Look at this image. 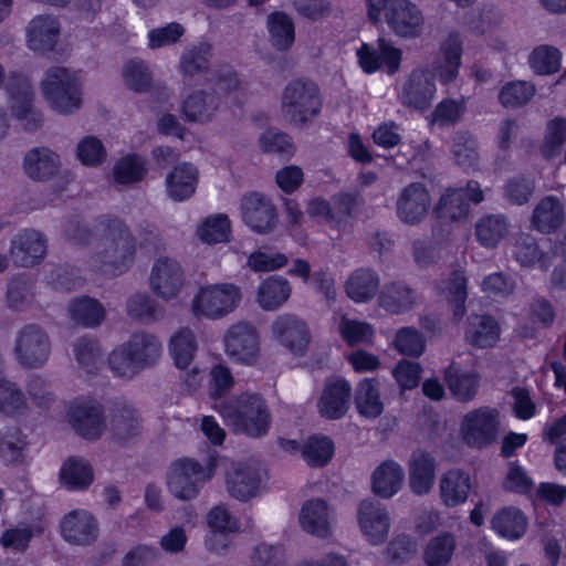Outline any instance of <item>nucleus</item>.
<instances>
[{
    "label": "nucleus",
    "instance_id": "dca6fc26",
    "mask_svg": "<svg viewBox=\"0 0 566 566\" xmlns=\"http://www.w3.org/2000/svg\"><path fill=\"white\" fill-rule=\"evenodd\" d=\"M430 205L431 199L426 187L421 182H412L398 195L396 213L401 222L415 226L426 218Z\"/></svg>",
    "mask_w": 566,
    "mask_h": 566
},
{
    "label": "nucleus",
    "instance_id": "39448f33",
    "mask_svg": "<svg viewBox=\"0 0 566 566\" xmlns=\"http://www.w3.org/2000/svg\"><path fill=\"white\" fill-rule=\"evenodd\" d=\"M41 88L49 105L55 112L70 115L82 105V87L75 73L55 66L46 71Z\"/></svg>",
    "mask_w": 566,
    "mask_h": 566
},
{
    "label": "nucleus",
    "instance_id": "c9c22d12",
    "mask_svg": "<svg viewBox=\"0 0 566 566\" xmlns=\"http://www.w3.org/2000/svg\"><path fill=\"white\" fill-rule=\"evenodd\" d=\"M444 380L452 396L460 402L474 399L480 387V378L473 371H467L450 365L444 373Z\"/></svg>",
    "mask_w": 566,
    "mask_h": 566
},
{
    "label": "nucleus",
    "instance_id": "603ef678",
    "mask_svg": "<svg viewBox=\"0 0 566 566\" xmlns=\"http://www.w3.org/2000/svg\"><path fill=\"white\" fill-rule=\"evenodd\" d=\"M127 314L145 323L159 321L164 317L165 311L151 296L146 293L132 295L126 304Z\"/></svg>",
    "mask_w": 566,
    "mask_h": 566
},
{
    "label": "nucleus",
    "instance_id": "69168bd1",
    "mask_svg": "<svg viewBox=\"0 0 566 566\" xmlns=\"http://www.w3.org/2000/svg\"><path fill=\"white\" fill-rule=\"evenodd\" d=\"M229 233L230 221L226 214L207 218L197 231L200 240L209 244L228 241Z\"/></svg>",
    "mask_w": 566,
    "mask_h": 566
},
{
    "label": "nucleus",
    "instance_id": "20e7f679",
    "mask_svg": "<svg viewBox=\"0 0 566 566\" xmlns=\"http://www.w3.org/2000/svg\"><path fill=\"white\" fill-rule=\"evenodd\" d=\"M322 105L318 86L304 78L289 82L281 95L282 116L295 126L312 122L321 113Z\"/></svg>",
    "mask_w": 566,
    "mask_h": 566
},
{
    "label": "nucleus",
    "instance_id": "a878e982",
    "mask_svg": "<svg viewBox=\"0 0 566 566\" xmlns=\"http://www.w3.org/2000/svg\"><path fill=\"white\" fill-rule=\"evenodd\" d=\"M22 167L30 179L48 181L59 174L61 158L48 147H34L25 154Z\"/></svg>",
    "mask_w": 566,
    "mask_h": 566
},
{
    "label": "nucleus",
    "instance_id": "2f4dec72",
    "mask_svg": "<svg viewBox=\"0 0 566 566\" xmlns=\"http://www.w3.org/2000/svg\"><path fill=\"white\" fill-rule=\"evenodd\" d=\"M418 300L417 292L403 282H394L384 286L378 302L391 314H403L413 308Z\"/></svg>",
    "mask_w": 566,
    "mask_h": 566
},
{
    "label": "nucleus",
    "instance_id": "72a5a7b5",
    "mask_svg": "<svg viewBox=\"0 0 566 566\" xmlns=\"http://www.w3.org/2000/svg\"><path fill=\"white\" fill-rule=\"evenodd\" d=\"M27 436L15 427L0 429V462L4 465H20L25 461Z\"/></svg>",
    "mask_w": 566,
    "mask_h": 566
},
{
    "label": "nucleus",
    "instance_id": "c03bdc74",
    "mask_svg": "<svg viewBox=\"0 0 566 566\" xmlns=\"http://www.w3.org/2000/svg\"><path fill=\"white\" fill-rule=\"evenodd\" d=\"M443 63L440 65L439 76L443 83L453 82L459 72L462 54V41L458 32H451L441 45Z\"/></svg>",
    "mask_w": 566,
    "mask_h": 566
},
{
    "label": "nucleus",
    "instance_id": "9d476101",
    "mask_svg": "<svg viewBox=\"0 0 566 566\" xmlns=\"http://www.w3.org/2000/svg\"><path fill=\"white\" fill-rule=\"evenodd\" d=\"M6 90L10 98L13 116L21 122L27 132L38 130L43 123L42 114L33 107V91L25 76L12 74L8 77Z\"/></svg>",
    "mask_w": 566,
    "mask_h": 566
},
{
    "label": "nucleus",
    "instance_id": "2eb2a0df",
    "mask_svg": "<svg viewBox=\"0 0 566 566\" xmlns=\"http://www.w3.org/2000/svg\"><path fill=\"white\" fill-rule=\"evenodd\" d=\"M385 18L390 30L400 38L416 39L422 33L424 18L420 9L409 0H394Z\"/></svg>",
    "mask_w": 566,
    "mask_h": 566
},
{
    "label": "nucleus",
    "instance_id": "393cba45",
    "mask_svg": "<svg viewBox=\"0 0 566 566\" xmlns=\"http://www.w3.org/2000/svg\"><path fill=\"white\" fill-rule=\"evenodd\" d=\"M63 538L74 545L93 544L98 534L96 520L86 511H73L61 523Z\"/></svg>",
    "mask_w": 566,
    "mask_h": 566
},
{
    "label": "nucleus",
    "instance_id": "473e14b6",
    "mask_svg": "<svg viewBox=\"0 0 566 566\" xmlns=\"http://www.w3.org/2000/svg\"><path fill=\"white\" fill-rule=\"evenodd\" d=\"M403 478V469L397 462L385 461L373 473V491L382 499H390L401 489Z\"/></svg>",
    "mask_w": 566,
    "mask_h": 566
},
{
    "label": "nucleus",
    "instance_id": "4d7b16f0",
    "mask_svg": "<svg viewBox=\"0 0 566 566\" xmlns=\"http://www.w3.org/2000/svg\"><path fill=\"white\" fill-rule=\"evenodd\" d=\"M333 452V441L325 436L310 437L302 446V457L311 467L325 465Z\"/></svg>",
    "mask_w": 566,
    "mask_h": 566
},
{
    "label": "nucleus",
    "instance_id": "0eeeda50",
    "mask_svg": "<svg viewBox=\"0 0 566 566\" xmlns=\"http://www.w3.org/2000/svg\"><path fill=\"white\" fill-rule=\"evenodd\" d=\"M13 355L19 365L35 369L43 367L51 355V339L39 324L23 325L15 334Z\"/></svg>",
    "mask_w": 566,
    "mask_h": 566
},
{
    "label": "nucleus",
    "instance_id": "f257e3e1",
    "mask_svg": "<svg viewBox=\"0 0 566 566\" xmlns=\"http://www.w3.org/2000/svg\"><path fill=\"white\" fill-rule=\"evenodd\" d=\"M97 240L91 265L109 275H120L135 263L137 242L129 226L113 214L98 216L93 221Z\"/></svg>",
    "mask_w": 566,
    "mask_h": 566
},
{
    "label": "nucleus",
    "instance_id": "6e6d98bb",
    "mask_svg": "<svg viewBox=\"0 0 566 566\" xmlns=\"http://www.w3.org/2000/svg\"><path fill=\"white\" fill-rule=\"evenodd\" d=\"M455 539L450 533L440 534L430 539L424 551L428 566H446L454 552Z\"/></svg>",
    "mask_w": 566,
    "mask_h": 566
},
{
    "label": "nucleus",
    "instance_id": "6e6552de",
    "mask_svg": "<svg viewBox=\"0 0 566 566\" xmlns=\"http://www.w3.org/2000/svg\"><path fill=\"white\" fill-rule=\"evenodd\" d=\"M242 300L241 289L232 283H220L200 287L193 298L196 316L220 318L239 305Z\"/></svg>",
    "mask_w": 566,
    "mask_h": 566
},
{
    "label": "nucleus",
    "instance_id": "f3484780",
    "mask_svg": "<svg viewBox=\"0 0 566 566\" xmlns=\"http://www.w3.org/2000/svg\"><path fill=\"white\" fill-rule=\"evenodd\" d=\"M108 428L114 440L128 442L140 436L143 418L130 402L115 401L108 413Z\"/></svg>",
    "mask_w": 566,
    "mask_h": 566
},
{
    "label": "nucleus",
    "instance_id": "6ab92c4d",
    "mask_svg": "<svg viewBox=\"0 0 566 566\" xmlns=\"http://www.w3.org/2000/svg\"><path fill=\"white\" fill-rule=\"evenodd\" d=\"M226 352L234 360L253 364L259 354V338L255 328L240 322L229 328L226 338Z\"/></svg>",
    "mask_w": 566,
    "mask_h": 566
},
{
    "label": "nucleus",
    "instance_id": "a211bd4d",
    "mask_svg": "<svg viewBox=\"0 0 566 566\" xmlns=\"http://www.w3.org/2000/svg\"><path fill=\"white\" fill-rule=\"evenodd\" d=\"M46 248L43 233L34 229H23L12 238L10 255L15 265L30 268L43 260Z\"/></svg>",
    "mask_w": 566,
    "mask_h": 566
},
{
    "label": "nucleus",
    "instance_id": "de8ad7c7",
    "mask_svg": "<svg viewBox=\"0 0 566 566\" xmlns=\"http://www.w3.org/2000/svg\"><path fill=\"white\" fill-rule=\"evenodd\" d=\"M212 57V48L208 43H199L186 49L179 62V67L185 76H195L209 69Z\"/></svg>",
    "mask_w": 566,
    "mask_h": 566
},
{
    "label": "nucleus",
    "instance_id": "49530a36",
    "mask_svg": "<svg viewBox=\"0 0 566 566\" xmlns=\"http://www.w3.org/2000/svg\"><path fill=\"white\" fill-rule=\"evenodd\" d=\"M69 313L74 322L85 327L98 326L105 317L103 305L87 296L72 301L69 305Z\"/></svg>",
    "mask_w": 566,
    "mask_h": 566
},
{
    "label": "nucleus",
    "instance_id": "a19ab883",
    "mask_svg": "<svg viewBox=\"0 0 566 566\" xmlns=\"http://www.w3.org/2000/svg\"><path fill=\"white\" fill-rule=\"evenodd\" d=\"M378 274L370 269H358L346 282V293L356 303L370 301L379 290Z\"/></svg>",
    "mask_w": 566,
    "mask_h": 566
},
{
    "label": "nucleus",
    "instance_id": "37998d69",
    "mask_svg": "<svg viewBox=\"0 0 566 566\" xmlns=\"http://www.w3.org/2000/svg\"><path fill=\"white\" fill-rule=\"evenodd\" d=\"M491 523L494 531L510 539L522 537L527 527L526 516L515 507H505L499 511Z\"/></svg>",
    "mask_w": 566,
    "mask_h": 566
},
{
    "label": "nucleus",
    "instance_id": "7ed1b4c3",
    "mask_svg": "<svg viewBox=\"0 0 566 566\" xmlns=\"http://www.w3.org/2000/svg\"><path fill=\"white\" fill-rule=\"evenodd\" d=\"M161 343L154 334L134 333L127 342L114 349L108 358L111 369L119 377L133 378L157 364L161 356Z\"/></svg>",
    "mask_w": 566,
    "mask_h": 566
},
{
    "label": "nucleus",
    "instance_id": "b1692460",
    "mask_svg": "<svg viewBox=\"0 0 566 566\" xmlns=\"http://www.w3.org/2000/svg\"><path fill=\"white\" fill-rule=\"evenodd\" d=\"M357 56L363 70L367 73H373L381 65L387 67L389 74H395L400 65L401 51L394 48L384 39L378 40L377 49L368 44H363L357 50Z\"/></svg>",
    "mask_w": 566,
    "mask_h": 566
},
{
    "label": "nucleus",
    "instance_id": "8fccbe9b",
    "mask_svg": "<svg viewBox=\"0 0 566 566\" xmlns=\"http://www.w3.org/2000/svg\"><path fill=\"white\" fill-rule=\"evenodd\" d=\"M469 211L463 189H448L440 198L434 212L443 221H457L464 218Z\"/></svg>",
    "mask_w": 566,
    "mask_h": 566
},
{
    "label": "nucleus",
    "instance_id": "774afa93",
    "mask_svg": "<svg viewBox=\"0 0 566 566\" xmlns=\"http://www.w3.org/2000/svg\"><path fill=\"white\" fill-rule=\"evenodd\" d=\"M76 155L83 165L95 167L106 160L107 151L101 139L95 136H86L77 144Z\"/></svg>",
    "mask_w": 566,
    "mask_h": 566
},
{
    "label": "nucleus",
    "instance_id": "4c0bfd02",
    "mask_svg": "<svg viewBox=\"0 0 566 566\" xmlns=\"http://www.w3.org/2000/svg\"><path fill=\"white\" fill-rule=\"evenodd\" d=\"M468 342L479 348H488L495 345L500 337L497 322L489 315H471L465 332Z\"/></svg>",
    "mask_w": 566,
    "mask_h": 566
},
{
    "label": "nucleus",
    "instance_id": "412c9836",
    "mask_svg": "<svg viewBox=\"0 0 566 566\" xmlns=\"http://www.w3.org/2000/svg\"><path fill=\"white\" fill-rule=\"evenodd\" d=\"M274 337L292 353L303 355L310 334L306 324L293 314H283L275 318L271 326Z\"/></svg>",
    "mask_w": 566,
    "mask_h": 566
},
{
    "label": "nucleus",
    "instance_id": "338daca9",
    "mask_svg": "<svg viewBox=\"0 0 566 566\" xmlns=\"http://www.w3.org/2000/svg\"><path fill=\"white\" fill-rule=\"evenodd\" d=\"M25 407V397L21 389L4 377L0 380V412L15 416Z\"/></svg>",
    "mask_w": 566,
    "mask_h": 566
},
{
    "label": "nucleus",
    "instance_id": "9b49d317",
    "mask_svg": "<svg viewBox=\"0 0 566 566\" xmlns=\"http://www.w3.org/2000/svg\"><path fill=\"white\" fill-rule=\"evenodd\" d=\"M69 419L77 434L87 440H97L107 429L103 406L92 399L76 400L69 409Z\"/></svg>",
    "mask_w": 566,
    "mask_h": 566
},
{
    "label": "nucleus",
    "instance_id": "f8f14e48",
    "mask_svg": "<svg viewBox=\"0 0 566 566\" xmlns=\"http://www.w3.org/2000/svg\"><path fill=\"white\" fill-rule=\"evenodd\" d=\"M228 494L240 502H248L261 493L262 474L255 462L233 463L224 474Z\"/></svg>",
    "mask_w": 566,
    "mask_h": 566
},
{
    "label": "nucleus",
    "instance_id": "c85d7f7f",
    "mask_svg": "<svg viewBox=\"0 0 566 566\" xmlns=\"http://www.w3.org/2000/svg\"><path fill=\"white\" fill-rule=\"evenodd\" d=\"M471 488L468 472L460 469L448 470L440 478V499L447 507L459 506L467 501Z\"/></svg>",
    "mask_w": 566,
    "mask_h": 566
},
{
    "label": "nucleus",
    "instance_id": "e2e57ef3",
    "mask_svg": "<svg viewBox=\"0 0 566 566\" xmlns=\"http://www.w3.org/2000/svg\"><path fill=\"white\" fill-rule=\"evenodd\" d=\"M467 297V277L464 273L461 271L452 272L448 281L447 298L452 307L455 321H460L465 314Z\"/></svg>",
    "mask_w": 566,
    "mask_h": 566
},
{
    "label": "nucleus",
    "instance_id": "c756f323",
    "mask_svg": "<svg viewBox=\"0 0 566 566\" xmlns=\"http://www.w3.org/2000/svg\"><path fill=\"white\" fill-rule=\"evenodd\" d=\"M27 32L29 48L44 53L54 49L60 34V25L52 15H38L31 20Z\"/></svg>",
    "mask_w": 566,
    "mask_h": 566
},
{
    "label": "nucleus",
    "instance_id": "7c9ffc66",
    "mask_svg": "<svg viewBox=\"0 0 566 566\" xmlns=\"http://www.w3.org/2000/svg\"><path fill=\"white\" fill-rule=\"evenodd\" d=\"M198 169L189 163H182L174 167L166 177L168 197L174 201L189 199L196 191Z\"/></svg>",
    "mask_w": 566,
    "mask_h": 566
},
{
    "label": "nucleus",
    "instance_id": "f03ea898",
    "mask_svg": "<svg viewBox=\"0 0 566 566\" xmlns=\"http://www.w3.org/2000/svg\"><path fill=\"white\" fill-rule=\"evenodd\" d=\"M221 416L235 432L252 438L266 434L271 413L265 400L255 392H243L219 405Z\"/></svg>",
    "mask_w": 566,
    "mask_h": 566
},
{
    "label": "nucleus",
    "instance_id": "052dcab7",
    "mask_svg": "<svg viewBox=\"0 0 566 566\" xmlns=\"http://www.w3.org/2000/svg\"><path fill=\"white\" fill-rule=\"evenodd\" d=\"M123 78L128 88L143 93L150 87L153 76L145 61L133 59L124 65Z\"/></svg>",
    "mask_w": 566,
    "mask_h": 566
},
{
    "label": "nucleus",
    "instance_id": "e433bc0d",
    "mask_svg": "<svg viewBox=\"0 0 566 566\" xmlns=\"http://www.w3.org/2000/svg\"><path fill=\"white\" fill-rule=\"evenodd\" d=\"M220 106V98L214 92L197 91L182 104V114L189 122L205 123L212 118Z\"/></svg>",
    "mask_w": 566,
    "mask_h": 566
},
{
    "label": "nucleus",
    "instance_id": "f704fd0d",
    "mask_svg": "<svg viewBox=\"0 0 566 566\" xmlns=\"http://www.w3.org/2000/svg\"><path fill=\"white\" fill-rule=\"evenodd\" d=\"M565 217L560 200L555 196H547L534 208L532 223L542 233H551L564 223Z\"/></svg>",
    "mask_w": 566,
    "mask_h": 566
},
{
    "label": "nucleus",
    "instance_id": "ddd939ff",
    "mask_svg": "<svg viewBox=\"0 0 566 566\" xmlns=\"http://www.w3.org/2000/svg\"><path fill=\"white\" fill-rule=\"evenodd\" d=\"M185 271L178 260L170 256L158 258L150 271L149 285L151 291L165 301L178 296L185 285Z\"/></svg>",
    "mask_w": 566,
    "mask_h": 566
},
{
    "label": "nucleus",
    "instance_id": "5fc2aeb1",
    "mask_svg": "<svg viewBox=\"0 0 566 566\" xmlns=\"http://www.w3.org/2000/svg\"><path fill=\"white\" fill-rule=\"evenodd\" d=\"M566 143V118L556 117L547 123L546 135L541 147L545 159H554L563 154Z\"/></svg>",
    "mask_w": 566,
    "mask_h": 566
},
{
    "label": "nucleus",
    "instance_id": "0e129e2a",
    "mask_svg": "<svg viewBox=\"0 0 566 566\" xmlns=\"http://www.w3.org/2000/svg\"><path fill=\"white\" fill-rule=\"evenodd\" d=\"M452 155L459 166L471 167L478 160V142L468 132H459L452 142Z\"/></svg>",
    "mask_w": 566,
    "mask_h": 566
},
{
    "label": "nucleus",
    "instance_id": "aec40b11",
    "mask_svg": "<svg viewBox=\"0 0 566 566\" xmlns=\"http://www.w3.org/2000/svg\"><path fill=\"white\" fill-rule=\"evenodd\" d=\"M357 518L363 534L371 544L377 545L386 541L390 518L386 509L378 501H361L358 506Z\"/></svg>",
    "mask_w": 566,
    "mask_h": 566
},
{
    "label": "nucleus",
    "instance_id": "bf43d9fd",
    "mask_svg": "<svg viewBox=\"0 0 566 566\" xmlns=\"http://www.w3.org/2000/svg\"><path fill=\"white\" fill-rule=\"evenodd\" d=\"M535 94L533 84L524 81L506 83L499 93V101L505 108H517L527 104Z\"/></svg>",
    "mask_w": 566,
    "mask_h": 566
},
{
    "label": "nucleus",
    "instance_id": "ea45409f",
    "mask_svg": "<svg viewBox=\"0 0 566 566\" xmlns=\"http://www.w3.org/2000/svg\"><path fill=\"white\" fill-rule=\"evenodd\" d=\"M291 295L290 282L280 275H271L258 287L256 300L265 311H275L282 306Z\"/></svg>",
    "mask_w": 566,
    "mask_h": 566
},
{
    "label": "nucleus",
    "instance_id": "58836bf2",
    "mask_svg": "<svg viewBox=\"0 0 566 566\" xmlns=\"http://www.w3.org/2000/svg\"><path fill=\"white\" fill-rule=\"evenodd\" d=\"M354 402L360 416L375 419L384 411V403L379 394V381L365 378L361 380L355 391Z\"/></svg>",
    "mask_w": 566,
    "mask_h": 566
},
{
    "label": "nucleus",
    "instance_id": "864d4df0",
    "mask_svg": "<svg viewBox=\"0 0 566 566\" xmlns=\"http://www.w3.org/2000/svg\"><path fill=\"white\" fill-rule=\"evenodd\" d=\"M197 343L190 329H182L170 339V354L179 369H188L192 363Z\"/></svg>",
    "mask_w": 566,
    "mask_h": 566
},
{
    "label": "nucleus",
    "instance_id": "09e8293b",
    "mask_svg": "<svg viewBox=\"0 0 566 566\" xmlns=\"http://www.w3.org/2000/svg\"><path fill=\"white\" fill-rule=\"evenodd\" d=\"M60 478L69 489L82 490L92 483L93 470L84 459L70 458L62 465Z\"/></svg>",
    "mask_w": 566,
    "mask_h": 566
},
{
    "label": "nucleus",
    "instance_id": "4be33fe9",
    "mask_svg": "<svg viewBox=\"0 0 566 566\" xmlns=\"http://www.w3.org/2000/svg\"><path fill=\"white\" fill-rule=\"evenodd\" d=\"M436 93L433 75L423 70H415L402 86L401 103L418 111L428 108Z\"/></svg>",
    "mask_w": 566,
    "mask_h": 566
},
{
    "label": "nucleus",
    "instance_id": "cd10ccee",
    "mask_svg": "<svg viewBox=\"0 0 566 566\" xmlns=\"http://www.w3.org/2000/svg\"><path fill=\"white\" fill-rule=\"evenodd\" d=\"M332 512L322 499H312L304 503L300 513L303 530L317 537H327L332 533Z\"/></svg>",
    "mask_w": 566,
    "mask_h": 566
},
{
    "label": "nucleus",
    "instance_id": "680f3d73",
    "mask_svg": "<svg viewBox=\"0 0 566 566\" xmlns=\"http://www.w3.org/2000/svg\"><path fill=\"white\" fill-rule=\"evenodd\" d=\"M562 53L551 45H539L530 55V65L539 75H548L560 67Z\"/></svg>",
    "mask_w": 566,
    "mask_h": 566
},
{
    "label": "nucleus",
    "instance_id": "1a4fd4ad",
    "mask_svg": "<svg viewBox=\"0 0 566 566\" xmlns=\"http://www.w3.org/2000/svg\"><path fill=\"white\" fill-rule=\"evenodd\" d=\"M460 429L467 446L486 448L497 439L500 413L495 408L486 406L473 409L463 416Z\"/></svg>",
    "mask_w": 566,
    "mask_h": 566
},
{
    "label": "nucleus",
    "instance_id": "13d9d810",
    "mask_svg": "<svg viewBox=\"0 0 566 566\" xmlns=\"http://www.w3.org/2000/svg\"><path fill=\"white\" fill-rule=\"evenodd\" d=\"M113 171L118 184H135L143 180L147 172L146 161L139 155H127L116 163Z\"/></svg>",
    "mask_w": 566,
    "mask_h": 566
},
{
    "label": "nucleus",
    "instance_id": "a18cd8bd",
    "mask_svg": "<svg viewBox=\"0 0 566 566\" xmlns=\"http://www.w3.org/2000/svg\"><path fill=\"white\" fill-rule=\"evenodd\" d=\"M268 29L272 45L280 50H289L295 40V28L292 19L284 12H273L268 17Z\"/></svg>",
    "mask_w": 566,
    "mask_h": 566
},
{
    "label": "nucleus",
    "instance_id": "4468645a",
    "mask_svg": "<svg viewBox=\"0 0 566 566\" xmlns=\"http://www.w3.org/2000/svg\"><path fill=\"white\" fill-rule=\"evenodd\" d=\"M242 219L259 234L271 233L277 224V212L272 201L263 193L252 191L241 200Z\"/></svg>",
    "mask_w": 566,
    "mask_h": 566
},
{
    "label": "nucleus",
    "instance_id": "79ce46f5",
    "mask_svg": "<svg viewBox=\"0 0 566 566\" xmlns=\"http://www.w3.org/2000/svg\"><path fill=\"white\" fill-rule=\"evenodd\" d=\"M513 255L523 266L538 264L546 271L551 265L548 254L542 251L536 239L531 234L522 233L515 239Z\"/></svg>",
    "mask_w": 566,
    "mask_h": 566
},
{
    "label": "nucleus",
    "instance_id": "bb28decb",
    "mask_svg": "<svg viewBox=\"0 0 566 566\" xmlns=\"http://www.w3.org/2000/svg\"><path fill=\"white\" fill-rule=\"evenodd\" d=\"M409 488L417 495L428 494L436 480V459L424 450H416L408 461Z\"/></svg>",
    "mask_w": 566,
    "mask_h": 566
},
{
    "label": "nucleus",
    "instance_id": "5701e85b",
    "mask_svg": "<svg viewBox=\"0 0 566 566\" xmlns=\"http://www.w3.org/2000/svg\"><path fill=\"white\" fill-rule=\"evenodd\" d=\"M352 387L343 378L325 384L317 407L322 417L336 420L345 416L349 408Z\"/></svg>",
    "mask_w": 566,
    "mask_h": 566
},
{
    "label": "nucleus",
    "instance_id": "423d86ee",
    "mask_svg": "<svg viewBox=\"0 0 566 566\" xmlns=\"http://www.w3.org/2000/svg\"><path fill=\"white\" fill-rule=\"evenodd\" d=\"M214 467L212 459L209 460L206 467L191 459L175 461L167 473L169 492L176 499L182 501L193 500L198 496L205 483L212 478Z\"/></svg>",
    "mask_w": 566,
    "mask_h": 566
},
{
    "label": "nucleus",
    "instance_id": "3c124183",
    "mask_svg": "<svg viewBox=\"0 0 566 566\" xmlns=\"http://www.w3.org/2000/svg\"><path fill=\"white\" fill-rule=\"evenodd\" d=\"M507 232L506 219L500 214L485 216L475 226V235L479 242L486 248L496 247Z\"/></svg>",
    "mask_w": 566,
    "mask_h": 566
}]
</instances>
